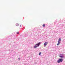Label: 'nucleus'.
Returning a JSON list of instances; mask_svg holds the SVG:
<instances>
[{
    "mask_svg": "<svg viewBox=\"0 0 65 65\" xmlns=\"http://www.w3.org/2000/svg\"><path fill=\"white\" fill-rule=\"evenodd\" d=\"M40 44V42H39L37 44H36L34 46V48H36L37 47V46H39Z\"/></svg>",
    "mask_w": 65,
    "mask_h": 65,
    "instance_id": "f257e3e1",
    "label": "nucleus"
},
{
    "mask_svg": "<svg viewBox=\"0 0 65 65\" xmlns=\"http://www.w3.org/2000/svg\"><path fill=\"white\" fill-rule=\"evenodd\" d=\"M58 41H61V38H59V39L58 40Z\"/></svg>",
    "mask_w": 65,
    "mask_h": 65,
    "instance_id": "39448f33",
    "label": "nucleus"
},
{
    "mask_svg": "<svg viewBox=\"0 0 65 65\" xmlns=\"http://www.w3.org/2000/svg\"><path fill=\"white\" fill-rule=\"evenodd\" d=\"M16 26H19V24L18 23H17L16 24Z\"/></svg>",
    "mask_w": 65,
    "mask_h": 65,
    "instance_id": "0eeeda50",
    "label": "nucleus"
},
{
    "mask_svg": "<svg viewBox=\"0 0 65 65\" xmlns=\"http://www.w3.org/2000/svg\"><path fill=\"white\" fill-rule=\"evenodd\" d=\"M59 44H60L59 43H58L57 44V45H59Z\"/></svg>",
    "mask_w": 65,
    "mask_h": 65,
    "instance_id": "9d476101",
    "label": "nucleus"
},
{
    "mask_svg": "<svg viewBox=\"0 0 65 65\" xmlns=\"http://www.w3.org/2000/svg\"><path fill=\"white\" fill-rule=\"evenodd\" d=\"M20 27H21V25H20Z\"/></svg>",
    "mask_w": 65,
    "mask_h": 65,
    "instance_id": "ddd939ff",
    "label": "nucleus"
},
{
    "mask_svg": "<svg viewBox=\"0 0 65 65\" xmlns=\"http://www.w3.org/2000/svg\"><path fill=\"white\" fill-rule=\"evenodd\" d=\"M41 52H40L39 53V55H41Z\"/></svg>",
    "mask_w": 65,
    "mask_h": 65,
    "instance_id": "1a4fd4ad",
    "label": "nucleus"
},
{
    "mask_svg": "<svg viewBox=\"0 0 65 65\" xmlns=\"http://www.w3.org/2000/svg\"><path fill=\"white\" fill-rule=\"evenodd\" d=\"M18 59H19V60H20V58H19Z\"/></svg>",
    "mask_w": 65,
    "mask_h": 65,
    "instance_id": "f8f14e48",
    "label": "nucleus"
},
{
    "mask_svg": "<svg viewBox=\"0 0 65 65\" xmlns=\"http://www.w3.org/2000/svg\"><path fill=\"white\" fill-rule=\"evenodd\" d=\"M59 57H60L61 58H64V56H59Z\"/></svg>",
    "mask_w": 65,
    "mask_h": 65,
    "instance_id": "20e7f679",
    "label": "nucleus"
},
{
    "mask_svg": "<svg viewBox=\"0 0 65 65\" xmlns=\"http://www.w3.org/2000/svg\"><path fill=\"white\" fill-rule=\"evenodd\" d=\"M43 27H45V24H43L42 25Z\"/></svg>",
    "mask_w": 65,
    "mask_h": 65,
    "instance_id": "423d86ee",
    "label": "nucleus"
},
{
    "mask_svg": "<svg viewBox=\"0 0 65 65\" xmlns=\"http://www.w3.org/2000/svg\"><path fill=\"white\" fill-rule=\"evenodd\" d=\"M58 42L59 43H61V41H58Z\"/></svg>",
    "mask_w": 65,
    "mask_h": 65,
    "instance_id": "6e6552de",
    "label": "nucleus"
},
{
    "mask_svg": "<svg viewBox=\"0 0 65 65\" xmlns=\"http://www.w3.org/2000/svg\"><path fill=\"white\" fill-rule=\"evenodd\" d=\"M48 44V43L47 42H45V43L44 44V47H45V46H46V45Z\"/></svg>",
    "mask_w": 65,
    "mask_h": 65,
    "instance_id": "7ed1b4c3",
    "label": "nucleus"
},
{
    "mask_svg": "<svg viewBox=\"0 0 65 65\" xmlns=\"http://www.w3.org/2000/svg\"><path fill=\"white\" fill-rule=\"evenodd\" d=\"M63 61V59L59 58V60L57 61V63H60V62H62Z\"/></svg>",
    "mask_w": 65,
    "mask_h": 65,
    "instance_id": "f03ea898",
    "label": "nucleus"
},
{
    "mask_svg": "<svg viewBox=\"0 0 65 65\" xmlns=\"http://www.w3.org/2000/svg\"><path fill=\"white\" fill-rule=\"evenodd\" d=\"M17 34H19V32H17Z\"/></svg>",
    "mask_w": 65,
    "mask_h": 65,
    "instance_id": "9b49d317",
    "label": "nucleus"
}]
</instances>
